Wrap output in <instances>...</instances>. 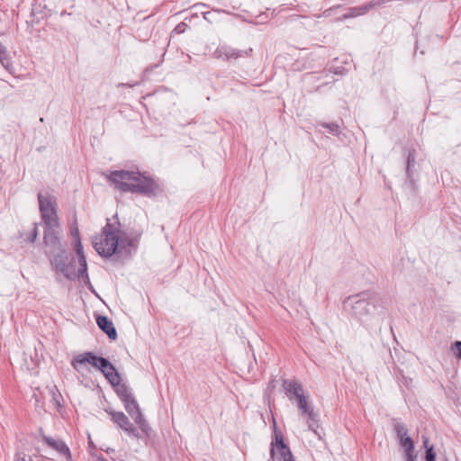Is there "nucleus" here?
Segmentation results:
<instances>
[{
    "instance_id": "f257e3e1",
    "label": "nucleus",
    "mask_w": 461,
    "mask_h": 461,
    "mask_svg": "<svg viewBox=\"0 0 461 461\" xmlns=\"http://www.w3.org/2000/svg\"><path fill=\"white\" fill-rule=\"evenodd\" d=\"M114 187L121 192L140 194L145 196H155L161 192L159 185L151 177L140 172L116 170L109 176Z\"/></svg>"
},
{
    "instance_id": "f03ea898",
    "label": "nucleus",
    "mask_w": 461,
    "mask_h": 461,
    "mask_svg": "<svg viewBox=\"0 0 461 461\" xmlns=\"http://www.w3.org/2000/svg\"><path fill=\"white\" fill-rule=\"evenodd\" d=\"M119 221L111 222L107 221L101 233L94 239V248L96 252L104 257L110 258L116 253L119 248L135 247L133 240L126 239L121 233Z\"/></svg>"
},
{
    "instance_id": "7ed1b4c3",
    "label": "nucleus",
    "mask_w": 461,
    "mask_h": 461,
    "mask_svg": "<svg viewBox=\"0 0 461 461\" xmlns=\"http://www.w3.org/2000/svg\"><path fill=\"white\" fill-rule=\"evenodd\" d=\"M380 303L381 298L377 294L363 292L348 296L344 303L350 307L352 315L361 320L372 314Z\"/></svg>"
},
{
    "instance_id": "20e7f679",
    "label": "nucleus",
    "mask_w": 461,
    "mask_h": 461,
    "mask_svg": "<svg viewBox=\"0 0 461 461\" xmlns=\"http://www.w3.org/2000/svg\"><path fill=\"white\" fill-rule=\"evenodd\" d=\"M39 207L45 226H59L57 213V200L50 194H38Z\"/></svg>"
},
{
    "instance_id": "39448f33",
    "label": "nucleus",
    "mask_w": 461,
    "mask_h": 461,
    "mask_svg": "<svg viewBox=\"0 0 461 461\" xmlns=\"http://www.w3.org/2000/svg\"><path fill=\"white\" fill-rule=\"evenodd\" d=\"M104 357H98L95 353L86 351L75 356L71 361V366L77 373H83L87 369V366H93L99 371Z\"/></svg>"
},
{
    "instance_id": "423d86ee",
    "label": "nucleus",
    "mask_w": 461,
    "mask_h": 461,
    "mask_svg": "<svg viewBox=\"0 0 461 461\" xmlns=\"http://www.w3.org/2000/svg\"><path fill=\"white\" fill-rule=\"evenodd\" d=\"M252 51V49L248 50H240L234 49L229 45L221 44L219 45L213 51L212 56L218 59L230 60L237 59L239 58L247 57Z\"/></svg>"
},
{
    "instance_id": "0eeeda50",
    "label": "nucleus",
    "mask_w": 461,
    "mask_h": 461,
    "mask_svg": "<svg viewBox=\"0 0 461 461\" xmlns=\"http://www.w3.org/2000/svg\"><path fill=\"white\" fill-rule=\"evenodd\" d=\"M106 412L111 415L112 420L117 424L122 429L128 433V435L139 438L140 433L131 423L129 418L122 411H114L112 410H106Z\"/></svg>"
},
{
    "instance_id": "6e6552de",
    "label": "nucleus",
    "mask_w": 461,
    "mask_h": 461,
    "mask_svg": "<svg viewBox=\"0 0 461 461\" xmlns=\"http://www.w3.org/2000/svg\"><path fill=\"white\" fill-rule=\"evenodd\" d=\"M116 393L124 403V408L131 415H134V411L140 409L136 399L131 393L130 388L125 384H119Z\"/></svg>"
},
{
    "instance_id": "1a4fd4ad",
    "label": "nucleus",
    "mask_w": 461,
    "mask_h": 461,
    "mask_svg": "<svg viewBox=\"0 0 461 461\" xmlns=\"http://www.w3.org/2000/svg\"><path fill=\"white\" fill-rule=\"evenodd\" d=\"M296 402L302 415L308 418L307 423L309 429L316 433L315 424L317 423V413L314 412L313 407L308 402V399L304 395L298 398Z\"/></svg>"
},
{
    "instance_id": "9d476101",
    "label": "nucleus",
    "mask_w": 461,
    "mask_h": 461,
    "mask_svg": "<svg viewBox=\"0 0 461 461\" xmlns=\"http://www.w3.org/2000/svg\"><path fill=\"white\" fill-rule=\"evenodd\" d=\"M68 260V258L66 256L65 249H60L56 255L52 256L50 263L57 272L62 274L65 277H72L74 275L67 267Z\"/></svg>"
},
{
    "instance_id": "9b49d317",
    "label": "nucleus",
    "mask_w": 461,
    "mask_h": 461,
    "mask_svg": "<svg viewBox=\"0 0 461 461\" xmlns=\"http://www.w3.org/2000/svg\"><path fill=\"white\" fill-rule=\"evenodd\" d=\"M59 226H45V232H44V244L47 248H49V250L47 253L53 254L55 251L59 250L60 244L58 237V230L57 229Z\"/></svg>"
},
{
    "instance_id": "f8f14e48",
    "label": "nucleus",
    "mask_w": 461,
    "mask_h": 461,
    "mask_svg": "<svg viewBox=\"0 0 461 461\" xmlns=\"http://www.w3.org/2000/svg\"><path fill=\"white\" fill-rule=\"evenodd\" d=\"M276 454L278 461H294L290 448L284 443L282 437H276V446H272L270 449L272 459L276 458Z\"/></svg>"
},
{
    "instance_id": "ddd939ff",
    "label": "nucleus",
    "mask_w": 461,
    "mask_h": 461,
    "mask_svg": "<svg viewBox=\"0 0 461 461\" xmlns=\"http://www.w3.org/2000/svg\"><path fill=\"white\" fill-rule=\"evenodd\" d=\"M99 371L104 375L112 385H119L121 383V376L114 367V366L106 358L104 357Z\"/></svg>"
},
{
    "instance_id": "4468645a",
    "label": "nucleus",
    "mask_w": 461,
    "mask_h": 461,
    "mask_svg": "<svg viewBox=\"0 0 461 461\" xmlns=\"http://www.w3.org/2000/svg\"><path fill=\"white\" fill-rule=\"evenodd\" d=\"M42 439L50 447L64 456L67 461H73L69 447L63 440L56 439L46 435L42 436Z\"/></svg>"
},
{
    "instance_id": "2eb2a0df",
    "label": "nucleus",
    "mask_w": 461,
    "mask_h": 461,
    "mask_svg": "<svg viewBox=\"0 0 461 461\" xmlns=\"http://www.w3.org/2000/svg\"><path fill=\"white\" fill-rule=\"evenodd\" d=\"M283 386L290 401H293L294 398L297 400L304 395L302 384L295 381L285 380Z\"/></svg>"
},
{
    "instance_id": "dca6fc26",
    "label": "nucleus",
    "mask_w": 461,
    "mask_h": 461,
    "mask_svg": "<svg viewBox=\"0 0 461 461\" xmlns=\"http://www.w3.org/2000/svg\"><path fill=\"white\" fill-rule=\"evenodd\" d=\"M98 327L108 336L109 339L114 340L117 338V332L112 321L106 316H98L96 319Z\"/></svg>"
},
{
    "instance_id": "f3484780",
    "label": "nucleus",
    "mask_w": 461,
    "mask_h": 461,
    "mask_svg": "<svg viewBox=\"0 0 461 461\" xmlns=\"http://www.w3.org/2000/svg\"><path fill=\"white\" fill-rule=\"evenodd\" d=\"M384 3L382 0H374L361 6L352 9L350 15L351 17L358 16L366 14L370 9L379 6Z\"/></svg>"
},
{
    "instance_id": "a211bd4d",
    "label": "nucleus",
    "mask_w": 461,
    "mask_h": 461,
    "mask_svg": "<svg viewBox=\"0 0 461 461\" xmlns=\"http://www.w3.org/2000/svg\"><path fill=\"white\" fill-rule=\"evenodd\" d=\"M75 250L78 258L79 266H81V273H86L87 271V264L80 238H77L75 241Z\"/></svg>"
},
{
    "instance_id": "6ab92c4d",
    "label": "nucleus",
    "mask_w": 461,
    "mask_h": 461,
    "mask_svg": "<svg viewBox=\"0 0 461 461\" xmlns=\"http://www.w3.org/2000/svg\"><path fill=\"white\" fill-rule=\"evenodd\" d=\"M67 267H69V270L74 275L72 277H66L67 279L75 280L77 278H83L84 280L89 282L87 271L86 273H81V266H79V267L77 269L74 258H71L69 261L68 260Z\"/></svg>"
},
{
    "instance_id": "aec40b11",
    "label": "nucleus",
    "mask_w": 461,
    "mask_h": 461,
    "mask_svg": "<svg viewBox=\"0 0 461 461\" xmlns=\"http://www.w3.org/2000/svg\"><path fill=\"white\" fill-rule=\"evenodd\" d=\"M132 419H134L135 422L139 425L140 429L147 433L148 432V429H149V425L146 421V420L144 419L140 410H137L136 411H134V415L131 416Z\"/></svg>"
},
{
    "instance_id": "412c9836",
    "label": "nucleus",
    "mask_w": 461,
    "mask_h": 461,
    "mask_svg": "<svg viewBox=\"0 0 461 461\" xmlns=\"http://www.w3.org/2000/svg\"><path fill=\"white\" fill-rule=\"evenodd\" d=\"M400 446L404 448L405 454L413 452L414 443L410 437H403L399 439Z\"/></svg>"
},
{
    "instance_id": "4be33fe9",
    "label": "nucleus",
    "mask_w": 461,
    "mask_h": 461,
    "mask_svg": "<svg viewBox=\"0 0 461 461\" xmlns=\"http://www.w3.org/2000/svg\"><path fill=\"white\" fill-rule=\"evenodd\" d=\"M0 63L6 69L11 66L6 48L2 44H0Z\"/></svg>"
},
{
    "instance_id": "5701e85b",
    "label": "nucleus",
    "mask_w": 461,
    "mask_h": 461,
    "mask_svg": "<svg viewBox=\"0 0 461 461\" xmlns=\"http://www.w3.org/2000/svg\"><path fill=\"white\" fill-rule=\"evenodd\" d=\"M320 126L325 128L329 131V132L334 136H339L340 133L339 126L336 122H321Z\"/></svg>"
},
{
    "instance_id": "b1692460",
    "label": "nucleus",
    "mask_w": 461,
    "mask_h": 461,
    "mask_svg": "<svg viewBox=\"0 0 461 461\" xmlns=\"http://www.w3.org/2000/svg\"><path fill=\"white\" fill-rule=\"evenodd\" d=\"M393 429L396 433L398 439L402 438L403 437H408V430L405 428L404 424L401 422H396L393 426Z\"/></svg>"
},
{
    "instance_id": "393cba45",
    "label": "nucleus",
    "mask_w": 461,
    "mask_h": 461,
    "mask_svg": "<svg viewBox=\"0 0 461 461\" xmlns=\"http://www.w3.org/2000/svg\"><path fill=\"white\" fill-rule=\"evenodd\" d=\"M38 236V224L34 223L33 228L30 234L25 238L26 240L30 242H34Z\"/></svg>"
},
{
    "instance_id": "a878e982",
    "label": "nucleus",
    "mask_w": 461,
    "mask_h": 461,
    "mask_svg": "<svg viewBox=\"0 0 461 461\" xmlns=\"http://www.w3.org/2000/svg\"><path fill=\"white\" fill-rule=\"evenodd\" d=\"M425 458L426 461H435L436 453L434 451L433 446H429V447L426 449Z\"/></svg>"
},
{
    "instance_id": "bb28decb",
    "label": "nucleus",
    "mask_w": 461,
    "mask_h": 461,
    "mask_svg": "<svg viewBox=\"0 0 461 461\" xmlns=\"http://www.w3.org/2000/svg\"><path fill=\"white\" fill-rule=\"evenodd\" d=\"M413 163H415V157L411 152H410L408 155V158H407V167H406L407 173H409L410 167Z\"/></svg>"
},
{
    "instance_id": "cd10ccee",
    "label": "nucleus",
    "mask_w": 461,
    "mask_h": 461,
    "mask_svg": "<svg viewBox=\"0 0 461 461\" xmlns=\"http://www.w3.org/2000/svg\"><path fill=\"white\" fill-rule=\"evenodd\" d=\"M453 348L455 349L456 356L458 358H461V341H456V342L453 344Z\"/></svg>"
},
{
    "instance_id": "c85d7f7f",
    "label": "nucleus",
    "mask_w": 461,
    "mask_h": 461,
    "mask_svg": "<svg viewBox=\"0 0 461 461\" xmlns=\"http://www.w3.org/2000/svg\"><path fill=\"white\" fill-rule=\"evenodd\" d=\"M14 461H32L30 456H26L23 453H18Z\"/></svg>"
},
{
    "instance_id": "c756f323",
    "label": "nucleus",
    "mask_w": 461,
    "mask_h": 461,
    "mask_svg": "<svg viewBox=\"0 0 461 461\" xmlns=\"http://www.w3.org/2000/svg\"><path fill=\"white\" fill-rule=\"evenodd\" d=\"M406 461H415V456H413V452H410L405 454Z\"/></svg>"
},
{
    "instance_id": "7c9ffc66",
    "label": "nucleus",
    "mask_w": 461,
    "mask_h": 461,
    "mask_svg": "<svg viewBox=\"0 0 461 461\" xmlns=\"http://www.w3.org/2000/svg\"><path fill=\"white\" fill-rule=\"evenodd\" d=\"M72 235L75 238V241L77 240V238H80L79 231H78L77 228H76L75 230H72Z\"/></svg>"
},
{
    "instance_id": "2f4dec72",
    "label": "nucleus",
    "mask_w": 461,
    "mask_h": 461,
    "mask_svg": "<svg viewBox=\"0 0 461 461\" xmlns=\"http://www.w3.org/2000/svg\"><path fill=\"white\" fill-rule=\"evenodd\" d=\"M423 444H424V447H426V449H427L428 447H429V439H428L427 438H424V440H423Z\"/></svg>"
}]
</instances>
